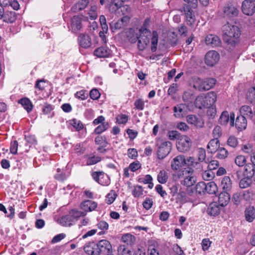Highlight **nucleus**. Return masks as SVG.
<instances>
[{
  "label": "nucleus",
  "instance_id": "53",
  "mask_svg": "<svg viewBox=\"0 0 255 255\" xmlns=\"http://www.w3.org/2000/svg\"><path fill=\"white\" fill-rule=\"evenodd\" d=\"M116 120L119 124H126L128 121V117L125 114H120L117 117Z\"/></svg>",
  "mask_w": 255,
  "mask_h": 255
},
{
  "label": "nucleus",
  "instance_id": "15",
  "mask_svg": "<svg viewBox=\"0 0 255 255\" xmlns=\"http://www.w3.org/2000/svg\"><path fill=\"white\" fill-rule=\"evenodd\" d=\"M78 41L80 46L84 48H88L92 44L91 39L87 34H80L78 36Z\"/></svg>",
  "mask_w": 255,
  "mask_h": 255
},
{
  "label": "nucleus",
  "instance_id": "55",
  "mask_svg": "<svg viewBox=\"0 0 255 255\" xmlns=\"http://www.w3.org/2000/svg\"><path fill=\"white\" fill-rule=\"evenodd\" d=\"M197 156L198 160L200 162H203L206 158L205 149L203 148H198L197 149Z\"/></svg>",
  "mask_w": 255,
  "mask_h": 255
},
{
  "label": "nucleus",
  "instance_id": "9",
  "mask_svg": "<svg viewBox=\"0 0 255 255\" xmlns=\"http://www.w3.org/2000/svg\"><path fill=\"white\" fill-rule=\"evenodd\" d=\"M129 17H122L116 21H112L110 23V27L114 32L126 26L128 23Z\"/></svg>",
  "mask_w": 255,
  "mask_h": 255
},
{
  "label": "nucleus",
  "instance_id": "25",
  "mask_svg": "<svg viewBox=\"0 0 255 255\" xmlns=\"http://www.w3.org/2000/svg\"><path fill=\"white\" fill-rule=\"evenodd\" d=\"M235 126L240 130L245 129L247 126L246 118L242 116H238L236 120Z\"/></svg>",
  "mask_w": 255,
  "mask_h": 255
},
{
  "label": "nucleus",
  "instance_id": "49",
  "mask_svg": "<svg viewBox=\"0 0 255 255\" xmlns=\"http://www.w3.org/2000/svg\"><path fill=\"white\" fill-rule=\"evenodd\" d=\"M180 133L175 130H170L167 132V136L169 138V139L171 140H174L175 139H177L178 140L179 138L181 136Z\"/></svg>",
  "mask_w": 255,
  "mask_h": 255
},
{
  "label": "nucleus",
  "instance_id": "46",
  "mask_svg": "<svg viewBox=\"0 0 255 255\" xmlns=\"http://www.w3.org/2000/svg\"><path fill=\"white\" fill-rule=\"evenodd\" d=\"M117 195L114 190H111L106 196V201L108 204H111L116 199Z\"/></svg>",
  "mask_w": 255,
  "mask_h": 255
},
{
  "label": "nucleus",
  "instance_id": "32",
  "mask_svg": "<svg viewBox=\"0 0 255 255\" xmlns=\"http://www.w3.org/2000/svg\"><path fill=\"white\" fill-rule=\"evenodd\" d=\"M221 186L224 190L230 191L232 187V182L229 176H225L221 181Z\"/></svg>",
  "mask_w": 255,
  "mask_h": 255
},
{
  "label": "nucleus",
  "instance_id": "31",
  "mask_svg": "<svg viewBox=\"0 0 255 255\" xmlns=\"http://www.w3.org/2000/svg\"><path fill=\"white\" fill-rule=\"evenodd\" d=\"M18 103L20 104L28 113L31 112L33 108L32 103L30 100L27 98H24L20 99Z\"/></svg>",
  "mask_w": 255,
  "mask_h": 255
},
{
  "label": "nucleus",
  "instance_id": "43",
  "mask_svg": "<svg viewBox=\"0 0 255 255\" xmlns=\"http://www.w3.org/2000/svg\"><path fill=\"white\" fill-rule=\"evenodd\" d=\"M143 194V190L141 186L136 185L132 191V195L135 198L141 197Z\"/></svg>",
  "mask_w": 255,
  "mask_h": 255
},
{
  "label": "nucleus",
  "instance_id": "44",
  "mask_svg": "<svg viewBox=\"0 0 255 255\" xmlns=\"http://www.w3.org/2000/svg\"><path fill=\"white\" fill-rule=\"evenodd\" d=\"M181 14H184L186 16H192L194 14V12L192 9L190 7L189 5L186 4H184L182 9H181Z\"/></svg>",
  "mask_w": 255,
  "mask_h": 255
},
{
  "label": "nucleus",
  "instance_id": "8",
  "mask_svg": "<svg viewBox=\"0 0 255 255\" xmlns=\"http://www.w3.org/2000/svg\"><path fill=\"white\" fill-rule=\"evenodd\" d=\"M172 143L170 141H165L159 146L157 150V156L159 159H163L171 151Z\"/></svg>",
  "mask_w": 255,
  "mask_h": 255
},
{
  "label": "nucleus",
  "instance_id": "20",
  "mask_svg": "<svg viewBox=\"0 0 255 255\" xmlns=\"http://www.w3.org/2000/svg\"><path fill=\"white\" fill-rule=\"evenodd\" d=\"M173 111L174 112V116L176 117H183L186 114L187 106L185 104H179L174 107Z\"/></svg>",
  "mask_w": 255,
  "mask_h": 255
},
{
  "label": "nucleus",
  "instance_id": "38",
  "mask_svg": "<svg viewBox=\"0 0 255 255\" xmlns=\"http://www.w3.org/2000/svg\"><path fill=\"white\" fill-rule=\"evenodd\" d=\"M109 127V125L108 122H106L104 123H102V124L99 125L94 131V133L96 134H99L104 131L107 130Z\"/></svg>",
  "mask_w": 255,
  "mask_h": 255
},
{
  "label": "nucleus",
  "instance_id": "5",
  "mask_svg": "<svg viewBox=\"0 0 255 255\" xmlns=\"http://www.w3.org/2000/svg\"><path fill=\"white\" fill-rule=\"evenodd\" d=\"M93 179L103 186H108L111 183V180L108 174L102 171H95L92 172Z\"/></svg>",
  "mask_w": 255,
  "mask_h": 255
},
{
  "label": "nucleus",
  "instance_id": "37",
  "mask_svg": "<svg viewBox=\"0 0 255 255\" xmlns=\"http://www.w3.org/2000/svg\"><path fill=\"white\" fill-rule=\"evenodd\" d=\"M216 80L214 78L203 80V91L209 90L216 84Z\"/></svg>",
  "mask_w": 255,
  "mask_h": 255
},
{
  "label": "nucleus",
  "instance_id": "59",
  "mask_svg": "<svg viewBox=\"0 0 255 255\" xmlns=\"http://www.w3.org/2000/svg\"><path fill=\"white\" fill-rule=\"evenodd\" d=\"M212 134L214 139H218L222 134L221 128L219 126H216L213 130Z\"/></svg>",
  "mask_w": 255,
  "mask_h": 255
},
{
  "label": "nucleus",
  "instance_id": "16",
  "mask_svg": "<svg viewBox=\"0 0 255 255\" xmlns=\"http://www.w3.org/2000/svg\"><path fill=\"white\" fill-rule=\"evenodd\" d=\"M206 45L213 47L220 45L221 41L218 36L213 34H209L206 36L205 39Z\"/></svg>",
  "mask_w": 255,
  "mask_h": 255
},
{
  "label": "nucleus",
  "instance_id": "18",
  "mask_svg": "<svg viewBox=\"0 0 255 255\" xmlns=\"http://www.w3.org/2000/svg\"><path fill=\"white\" fill-rule=\"evenodd\" d=\"M94 55L98 57H108L111 55V51L107 47L102 46L94 51Z\"/></svg>",
  "mask_w": 255,
  "mask_h": 255
},
{
  "label": "nucleus",
  "instance_id": "45",
  "mask_svg": "<svg viewBox=\"0 0 255 255\" xmlns=\"http://www.w3.org/2000/svg\"><path fill=\"white\" fill-rule=\"evenodd\" d=\"M217 151L216 157L219 159H225L228 155V151L224 147H219Z\"/></svg>",
  "mask_w": 255,
  "mask_h": 255
},
{
  "label": "nucleus",
  "instance_id": "47",
  "mask_svg": "<svg viewBox=\"0 0 255 255\" xmlns=\"http://www.w3.org/2000/svg\"><path fill=\"white\" fill-rule=\"evenodd\" d=\"M25 139L29 147L32 145H35L37 144V140L35 136L33 135H25Z\"/></svg>",
  "mask_w": 255,
  "mask_h": 255
},
{
  "label": "nucleus",
  "instance_id": "30",
  "mask_svg": "<svg viewBox=\"0 0 255 255\" xmlns=\"http://www.w3.org/2000/svg\"><path fill=\"white\" fill-rule=\"evenodd\" d=\"M73 217L71 215H65L58 219V223L63 226H70L72 224Z\"/></svg>",
  "mask_w": 255,
  "mask_h": 255
},
{
  "label": "nucleus",
  "instance_id": "34",
  "mask_svg": "<svg viewBox=\"0 0 255 255\" xmlns=\"http://www.w3.org/2000/svg\"><path fill=\"white\" fill-rule=\"evenodd\" d=\"M182 99L185 102L192 103L195 99L193 92L190 90L184 92L182 95Z\"/></svg>",
  "mask_w": 255,
  "mask_h": 255
},
{
  "label": "nucleus",
  "instance_id": "1",
  "mask_svg": "<svg viewBox=\"0 0 255 255\" xmlns=\"http://www.w3.org/2000/svg\"><path fill=\"white\" fill-rule=\"evenodd\" d=\"M149 22V18L145 20L143 26L139 30L130 28L128 31L127 37L132 43L138 40L137 47L139 50H143L151 41V50L155 52L157 48L158 34L156 31H150L147 29L146 25Z\"/></svg>",
  "mask_w": 255,
  "mask_h": 255
},
{
  "label": "nucleus",
  "instance_id": "40",
  "mask_svg": "<svg viewBox=\"0 0 255 255\" xmlns=\"http://www.w3.org/2000/svg\"><path fill=\"white\" fill-rule=\"evenodd\" d=\"M206 103L204 95L198 96L195 100V104L196 106L200 109L202 107L208 108V107L204 105V104H206Z\"/></svg>",
  "mask_w": 255,
  "mask_h": 255
},
{
  "label": "nucleus",
  "instance_id": "6",
  "mask_svg": "<svg viewBox=\"0 0 255 255\" xmlns=\"http://www.w3.org/2000/svg\"><path fill=\"white\" fill-rule=\"evenodd\" d=\"M220 59L219 54L215 50L208 51L205 56V63L209 66L212 67L216 64Z\"/></svg>",
  "mask_w": 255,
  "mask_h": 255
},
{
  "label": "nucleus",
  "instance_id": "56",
  "mask_svg": "<svg viewBox=\"0 0 255 255\" xmlns=\"http://www.w3.org/2000/svg\"><path fill=\"white\" fill-rule=\"evenodd\" d=\"M227 144L229 146L235 148L238 144V139L234 136H230L228 139Z\"/></svg>",
  "mask_w": 255,
  "mask_h": 255
},
{
  "label": "nucleus",
  "instance_id": "61",
  "mask_svg": "<svg viewBox=\"0 0 255 255\" xmlns=\"http://www.w3.org/2000/svg\"><path fill=\"white\" fill-rule=\"evenodd\" d=\"M131 11V8L128 5L125 4L122 5L121 7L120 13V15H123L125 16H127V15L129 14Z\"/></svg>",
  "mask_w": 255,
  "mask_h": 255
},
{
  "label": "nucleus",
  "instance_id": "28",
  "mask_svg": "<svg viewBox=\"0 0 255 255\" xmlns=\"http://www.w3.org/2000/svg\"><path fill=\"white\" fill-rule=\"evenodd\" d=\"M89 3L88 0H79L72 7L73 12H77L84 9Z\"/></svg>",
  "mask_w": 255,
  "mask_h": 255
},
{
  "label": "nucleus",
  "instance_id": "11",
  "mask_svg": "<svg viewBox=\"0 0 255 255\" xmlns=\"http://www.w3.org/2000/svg\"><path fill=\"white\" fill-rule=\"evenodd\" d=\"M234 119H235V114L233 113H232L229 115V113L227 111L223 112L219 119V123L221 125H225L228 122H230V126L231 127L234 126Z\"/></svg>",
  "mask_w": 255,
  "mask_h": 255
},
{
  "label": "nucleus",
  "instance_id": "64",
  "mask_svg": "<svg viewBox=\"0 0 255 255\" xmlns=\"http://www.w3.org/2000/svg\"><path fill=\"white\" fill-rule=\"evenodd\" d=\"M148 255H159L157 247L155 245H151L149 246Z\"/></svg>",
  "mask_w": 255,
  "mask_h": 255
},
{
  "label": "nucleus",
  "instance_id": "35",
  "mask_svg": "<svg viewBox=\"0 0 255 255\" xmlns=\"http://www.w3.org/2000/svg\"><path fill=\"white\" fill-rule=\"evenodd\" d=\"M254 166V165L251 164L246 165L245 167L244 173V176L245 177L252 178L254 176L255 172V169Z\"/></svg>",
  "mask_w": 255,
  "mask_h": 255
},
{
  "label": "nucleus",
  "instance_id": "42",
  "mask_svg": "<svg viewBox=\"0 0 255 255\" xmlns=\"http://www.w3.org/2000/svg\"><path fill=\"white\" fill-rule=\"evenodd\" d=\"M247 162V159L245 156L243 155H239L235 158V162L236 164L239 166L242 167L244 166Z\"/></svg>",
  "mask_w": 255,
  "mask_h": 255
},
{
  "label": "nucleus",
  "instance_id": "23",
  "mask_svg": "<svg viewBox=\"0 0 255 255\" xmlns=\"http://www.w3.org/2000/svg\"><path fill=\"white\" fill-rule=\"evenodd\" d=\"M240 116L245 117L246 118L252 119L254 118V115L252 108L249 106L244 105L242 106L240 109Z\"/></svg>",
  "mask_w": 255,
  "mask_h": 255
},
{
  "label": "nucleus",
  "instance_id": "52",
  "mask_svg": "<svg viewBox=\"0 0 255 255\" xmlns=\"http://www.w3.org/2000/svg\"><path fill=\"white\" fill-rule=\"evenodd\" d=\"M206 185L204 182H200L196 185V191L201 194L206 191Z\"/></svg>",
  "mask_w": 255,
  "mask_h": 255
},
{
  "label": "nucleus",
  "instance_id": "63",
  "mask_svg": "<svg viewBox=\"0 0 255 255\" xmlns=\"http://www.w3.org/2000/svg\"><path fill=\"white\" fill-rule=\"evenodd\" d=\"M247 96L249 100L252 101L255 100V87H253L250 88L247 94Z\"/></svg>",
  "mask_w": 255,
  "mask_h": 255
},
{
  "label": "nucleus",
  "instance_id": "39",
  "mask_svg": "<svg viewBox=\"0 0 255 255\" xmlns=\"http://www.w3.org/2000/svg\"><path fill=\"white\" fill-rule=\"evenodd\" d=\"M217 191V186L214 182H210L207 184L206 192L210 194H214Z\"/></svg>",
  "mask_w": 255,
  "mask_h": 255
},
{
  "label": "nucleus",
  "instance_id": "21",
  "mask_svg": "<svg viewBox=\"0 0 255 255\" xmlns=\"http://www.w3.org/2000/svg\"><path fill=\"white\" fill-rule=\"evenodd\" d=\"M223 11L227 16H237L239 14V10L232 4H228L225 5Z\"/></svg>",
  "mask_w": 255,
  "mask_h": 255
},
{
  "label": "nucleus",
  "instance_id": "7",
  "mask_svg": "<svg viewBox=\"0 0 255 255\" xmlns=\"http://www.w3.org/2000/svg\"><path fill=\"white\" fill-rule=\"evenodd\" d=\"M96 248L98 255L103 254L107 255L112 251V247L110 243L106 240H102L96 244Z\"/></svg>",
  "mask_w": 255,
  "mask_h": 255
},
{
  "label": "nucleus",
  "instance_id": "24",
  "mask_svg": "<svg viewBox=\"0 0 255 255\" xmlns=\"http://www.w3.org/2000/svg\"><path fill=\"white\" fill-rule=\"evenodd\" d=\"M204 97L206 102V104H204V105L208 107L209 108L212 106L215 103L217 95L216 93L214 92H210L204 96Z\"/></svg>",
  "mask_w": 255,
  "mask_h": 255
},
{
  "label": "nucleus",
  "instance_id": "4",
  "mask_svg": "<svg viewBox=\"0 0 255 255\" xmlns=\"http://www.w3.org/2000/svg\"><path fill=\"white\" fill-rule=\"evenodd\" d=\"M192 143V140L190 137L182 135L177 141L176 147L179 152H186L190 150Z\"/></svg>",
  "mask_w": 255,
  "mask_h": 255
},
{
  "label": "nucleus",
  "instance_id": "10",
  "mask_svg": "<svg viewBox=\"0 0 255 255\" xmlns=\"http://www.w3.org/2000/svg\"><path fill=\"white\" fill-rule=\"evenodd\" d=\"M243 12L247 15L252 16L255 11V4L254 1L244 0L242 3Z\"/></svg>",
  "mask_w": 255,
  "mask_h": 255
},
{
  "label": "nucleus",
  "instance_id": "58",
  "mask_svg": "<svg viewBox=\"0 0 255 255\" xmlns=\"http://www.w3.org/2000/svg\"><path fill=\"white\" fill-rule=\"evenodd\" d=\"M242 151L245 153L251 154L254 151L253 146L250 143H247L243 145L241 148Z\"/></svg>",
  "mask_w": 255,
  "mask_h": 255
},
{
  "label": "nucleus",
  "instance_id": "51",
  "mask_svg": "<svg viewBox=\"0 0 255 255\" xmlns=\"http://www.w3.org/2000/svg\"><path fill=\"white\" fill-rule=\"evenodd\" d=\"M101 160V158L98 156L93 155L89 157L87 160V164L88 165H91L99 162Z\"/></svg>",
  "mask_w": 255,
  "mask_h": 255
},
{
  "label": "nucleus",
  "instance_id": "3",
  "mask_svg": "<svg viewBox=\"0 0 255 255\" xmlns=\"http://www.w3.org/2000/svg\"><path fill=\"white\" fill-rule=\"evenodd\" d=\"M177 176L178 179H182L181 183L186 187L193 186L196 181V177L194 174V170L191 168H185L179 170Z\"/></svg>",
  "mask_w": 255,
  "mask_h": 255
},
{
  "label": "nucleus",
  "instance_id": "17",
  "mask_svg": "<svg viewBox=\"0 0 255 255\" xmlns=\"http://www.w3.org/2000/svg\"><path fill=\"white\" fill-rule=\"evenodd\" d=\"M80 206L81 208L87 213L94 210L97 206V204L91 200H86L83 202Z\"/></svg>",
  "mask_w": 255,
  "mask_h": 255
},
{
  "label": "nucleus",
  "instance_id": "13",
  "mask_svg": "<svg viewBox=\"0 0 255 255\" xmlns=\"http://www.w3.org/2000/svg\"><path fill=\"white\" fill-rule=\"evenodd\" d=\"M125 0H112L109 5V10L111 13L120 14V12Z\"/></svg>",
  "mask_w": 255,
  "mask_h": 255
},
{
  "label": "nucleus",
  "instance_id": "48",
  "mask_svg": "<svg viewBox=\"0 0 255 255\" xmlns=\"http://www.w3.org/2000/svg\"><path fill=\"white\" fill-rule=\"evenodd\" d=\"M118 252L119 255H133L132 252L124 245L120 246L118 248Z\"/></svg>",
  "mask_w": 255,
  "mask_h": 255
},
{
  "label": "nucleus",
  "instance_id": "2",
  "mask_svg": "<svg viewBox=\"0 0 255 255\" xmlns=\"http://www.w3.org/2000/svg\"><path fill=\"white\" fill-rule=\"evenodd\" d=\"M224 39L232 46L239 43L241 35L240 28L236 25L230 24L228 22L223 26Z\"/></svg>",
  "mask_w": 255,
  "mask_h": 255
},
{
  "label": "nucleus",
  "instance_id": "36",
  "mask_svg": "<svg viewBox=\"0 0 255 255\" xmlns=\"http://www.w3.org/2000/svg\"><path fill=\"white\" fill-rule=\"evenodd\" d=\"M168 179V173L166 171L162 170L160 171L157 175V179L161 184L165 183Z\"/></svg>",
  "mask_w": 255,
  "mask_h": 255
},
{
  "label": "nucleus",
  "instance_id": "26",
  "mask_svg": "<svg viewBox=\"0 0 255 255\" xmlns=\"http://www.w3.org/2000/svg\"><path fill=\"white\" fill-rule=\"evenodd\" d=\"M84 250L88 255H98V252L96 248V244L92 242L86 245Z\"/></svg>",
  "mask_w": 255,
  "mask_h": 255
},
{
  "label": "nucleus",
  "instance_id": "19",
  "mask_svg": "<svg viewBox=\"0 0 255 255\" xmlns=\"http://www.w3.org/2000/svg\"><path fill=\"white\" fill-rule=\"evenodd\" d=\"M230 200V195L227 191L222 192L218 195V203L222 207L227 205Z\"/></svg>",
  "mask_w": 255,
  "mask_h": 255
},
{
  "label": "nucleus",
  "instance_id": "57",
  "mask_svg": "<svg viewBox=\"0 0 255 255\" xmlns=\"http://www.w3.org/2000/svg\"><path fill=\"white\" fill-rule=\"evenodd\" d=\"M134 105L136 109L142 111L144 107V101L141 99H138L135 101Z\"/></svg>",
  "mask_w": 255,
  "mask_h": 255
},
{
  "label": "nucleus",
  "instance_id": "22",
  "mask_svg": "<svg viewBox=\"0 0 255 255\" xmlns=\"http://www.w3.org/2000/svg\"><path fill=\"white\" fill-rule=\"evenodd\" d=\"M220 147L219 139H212L208 143L207 148L208 151L212 154L215 153Z\"/></svg>",
  "mask_w": 255,
  "mask_h": 255
},
{
  "label": "nucleus",
  "instance_id": "54",
  "mask_svg": "<svg viewBox=\"0 0 255 255\" xmlns=\"http://www.w3.org/2000/svg\"><path fill=\"white\" fill-rule=\"evenodd\" d=\"M186 162L187 163L185 165L188 166H192L194 167L198 168L200 166V163L198 162L195 161V159L193 157H189L186 159Z\"/></svg>",
  "mask_w": 255,
  "mask_h": 255
},
{
  "label": "nucleus",
  "instance_id": "14",
  "mask_svg": "<svg viewBox=\"0 0 255 255\" xmlns=\"http://www.w3.org/2000/svg\"><path fill=\"white\" fill-rule=\"evenodd\" d=\"M186 163V159L184 155H178L172 160L171 167L172 170H177Z\"/></svg>",
  "mask_w": 255,
  "mask_h": 255
},
{
  "label": "nucleus",
  "instance_id": "33",
  "mask_svg": "<svg viewBox=\"0 0 255 255\" xmlns=\"http://www.w3.org/2000/svg\"><path fill=\"white\" fill-rule=\"evenodd\" d=\"M207 212L209 215L215 216L219 214L220 209L216 203H212L210 204Z\"/></svg>",
  "mask_w": 255,
  "mask_h": 255
},
{
  "label": "nucleus",
  "instance_id": "60",
  "mask_svg": "<svg viewBox=\"0 0 255 255\" xmlns=\"http://www.w3.org/2000/svg\"><path fill=\"white\" fill-rule=\"evenodd\" d=\"M75 96L77 99L83 100L87 99L88 96V94L86 91L81 90L77 92L75 94Z\"/></svg>",
  "mask_w": 255,
  "mask_h": 255
},
{
  "label": "nucleus",
  "instance_id": "62",
  "mask_svg": "<svg viewBox=\"0 0 255 255\" xmlns=\"http://www.w3.org/2000/svg\"><path fill=\"white\" fill-rule=\"evenodd\" d=\"M212 242L210 241L209 239L206 238L203 239L202 241V248L204 251L208 250L210 247Z\"/></svg>",
  "mask_w": 255,
  "mask_h": 255
},
{
  "label": "nucleus",
  "instance_id": "12",
  "mask_svg": "<svg viewBox=\"0 0 255 255\" xmlns=\"http://www.w3.org/2000/svg\"><path fill=\"white\" fill-rule=\"evenodd\" d=\"M82 27V18L81 17H71L69 28L72 32H77Z\"/></svg>",
  "mask_w": 255,
  "mask_h": 255
},
{
  "label": "nucleus",
  "instance_id": "29",
  "mask_svg": "<svg viewBox=\"0 0 255 255\" xmlns=\"http://www.w3.org/2000/svg\"><path fill=\"white\" fill-rule=\"evenodd\" d=\"M246 220L252 222L255 218V208L253 206H249L245 210Z\"/></svg>",
  "mask_w": 255,
  "mask_h": 255
},
{
  "label": "nucleus",
  "instance_id": "50",
  "mask_svg": "<svg viewBox=\"0 0 255 255\" xmlns=\"http://www.w3.org/2000/svg\"><path fill=\"white\" fill-rule=\"evenodd\" d=\"M251 178L246 177L242 179L240 182V187L241 188H246L250 186L251 183Z\"/></svg>",
  "mask_w": 255,
  "mask_h": 255
},
{
  "label": "nucleus",
  "instance_id": "41",
  "mask_svg": "<svg viewBox=\"0 0 255 255\" xmlns=\"http://www.w3.org/2000/svg\"><path fill=\"white\" fill-rule=\"evenodd\" d=\"M95 142L96 144L102 146L106 147L108 145V142L105 136L98 135L95 139Z\"/></svg>",
  "mask_w": 255,
  "mask_h": 255
},
{
  "label": "nucleus",
  "instance_id": "27",
  "mask_svg": "<svg viewBox=\"0 0 255 255\" xmlns=\"http://www.w3.org/2000/svg\"><path fill=\"white\" fill-rule=\"evenodd\" d=\"M191 83L193 88L200 91H203V80L198 77H193L191 79Z\"/></svg>",
  "mask_w": 255,
  "mask_h": 255
}]
</instances>
